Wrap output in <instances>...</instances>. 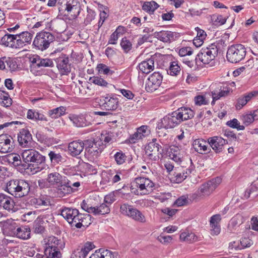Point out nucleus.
Instances as JSON below:
<instances>
[{
    "instance_id": "obj_1",
    "label": "nucleus",
    "mask_w": 258,
    "mask_h": 258,
    "mask_svg": "<svg viewBox=\"0 0 258 258\" xmlns=\"http://www.w3.org/2000/svg\"><path fill=\"white\" fill-rule=\"evenodd\" d=\"M194 114V111L190 108L180 107L161 119L157 124V128L158 129L174 128L182 121L192 118Z\"/></svg>"
},
{
    "instance_id": "obj_2",
    "label": "nucleus",
    "mask_w": 258,
    "mask_h": 258,
    "mask_svg": "<svg viewBox=\"0 0 258 258\" xmlns=\"http://www.w3.org/2000/svg\"><path fill=\"white\" fill-rule=\"evenodd\" d=\"M59 211L60 215L72 227L80 229L82 227H87L91 224V216L80 213L76 208L63 207Z\"/></svg>"
},
{
    "instance_id": "obj_3",
    "label": "nucleus",
    "mask_w": 258,
    "mask_h": 258,
    "mask_svg": "<svg viewBox=\"0 0 258 258\" xmlns=\"http://www.w3.org/2000/svg\"><path fill=\"white\" fill-rule=\"evenodd\" d=\"M226 46L225 42L221 39L216 42L203 47L197 55L196 60H199L204 64H209L217 55L218 52Z\"/></svg>"
},
{
    "instance_id": "obj_4",
    "label": "nucleus",
    "mask_w": 258,
    "mask_h": 258,
    "mask_svg": "<svg viewBox=\"0 0 258 258\" xmlns=\"http://www.w3.org/2000/svg\"><path fill=\"white\" fill-rule=\"evenodd\" d=\"M5 190L16 198L27 196L30 191V181L14 179L7 183Z\"/></svg>"
},
{
    "instance_id": "obj_5",
    "label": "nucleus",
    "mask_w": 258,
    "mask_h": 258,
    "mask_svg": "<svg viewBox=\"0 0 258 258\" xmlns=\"http://www.w3.org/2000/svg\"><path fill=\"white\" fill-rule=\"evenodd\" d=\"M22 157L26 163H29L26 168L32 165L35 173L41 171L45 165L46 157L38 151L33 149L24 150L22 153Z\"/></svg>"
},
{
    "instance_id": "obj_6",
    "label": "nucleus",
    "mask_w": 258,
    "mask_h": 258,
    "mask_svg": "<svg viewBox=\"0 0 258 258\" xmlns=\"http://www.w3.org/2000/svg\"><path fill=\"white\" fill-rule=\"evenodd\" d=\"M154 186V183L148 178L138 177L132 182L131 187L132 193L143 196L149 194Z\"/></svg>"
},
{
    "instance_id": "obj_7",
    "label": "nucleus",
    "mask_w": 258,
    "mask_h": 258,
    "mask_svg": "<svg viewBox=\"0 0 258 258\" xmlns=\"http://www.w3.org/2000/svg\"><path fill=\"white\" fill-rule=\"evenodd\" d=\"M55 40L54 35L48 31H41L36 34L33 41V48L43 51L47 49Z\"/></svg>"
},
{
    "instance_id": "obj_8",
    "label": "nucleus",
    "mask_w": 258,
    "mask_h": 258,
    "mask_svg": "<svg viewBox=\"0 0 258 258\" xmlns=\"http://www.w3.org/2000/svg\"><path fill=\"white\" fill-rule=\"evenodd\" d=\"M222 179L217 177L202 184L192 196L193 200H199L209 196L221 182Z\"/></svg>"
},
{
    "instance_id": "obj_9",
    "label": "nucleus",
    "mask_w": 258,
    "mask_h": 258,
    "mask_svg": "<svg viewBox=\"0 0 258 258\" xmlns=\"http://www.w3.org/2000/svg\"><path fill=\"white\" fill-rule=\"evenodd\" d=\"M104 145H101L100 141H96L86 140V147L85 148V156L89 161H93L100 156L103 149Z\"/></svg>"
},
{
    "instance_id": "obj_10",
    "label": "nucleus",
    "mask_w": 258,
    "mask_h": 258,
    "mask_svg": "<svg viewBox=\"0 0 258 258\" xmlns=\"http://www.w3.org/2000/svg\"><path fill=\"white\" fill-rule=\"evenodd\" d=\"M246 54V49L241 44H232L228 47L226 57L231 63H237L243 60Z\"/></svg>"
},
{
    "instance_id": "obj_11",
    "label": "nucleus",
    "mask_w": 258,
    "mask_h": 258,
    "mask_svg": "<svg viewBox=\"0 0 258 258\" xmlns=\"http://www.w3.org/2000/svg\"><path fill=\"white\" fill-rule=\"evenodd\" d=\"M120 212L123 215L131 218L134 220L141 223L146 222V218L142 213L132 205L123 204L120 206Z\"/></svg>"
},
{
    "instance_id": "obj_12",
    "label": "nucleus",
    "mask_w": 258,
    "mask_h": 258,
    "mask_svg": "<svg viewBox=\"0 0 258 258\" xmlns=\"http://www.w3.org/2000/svg\"><path fill=\"white\" fill-rule=\"evenodd\" d=\"M101 106L106 110L114 111L119 106V99L115 94H107L100 99Z\"/></svg>"
},
{
    "instance_id": "obj_13",
    "label": "nucleus",
    "mask_w": 258,
    "mask_h": 258,
    "mask_svg": "<svg viewBox=\"0 0 258 258\" xmlns=\"http://www.w3.org/2000/svg\"><path fill=\"white\" fill-rule=\"evenodd\" d=\"M163 80V76L158 72L151 75L146 83V90L147 92H153L158 89Z\"/></svg>"
},
{
    "instance_id": "obj_14",
    "label": "nucleus",
    "mask_w": 258,
    "mask_h": 258,
    "mask_svg": "<svg viewBox=\"0 0 258 258\" xmlns=\"http://www.w3.org/2000/svg\"><path fill=\"white\" fill-rule=\"evenodd\" d=\"M68 118L74 126L77 127H84L91 124L90 116L87 114H70Z\"/></svg>"
},
{
    "instance_id": "obj_15",
    "label": "nucleus",
    "mask_w": 258,
    "mask_h": 258,
    "mask_svg": "<svg viewBox=\"0 0 258 258\" xmlns=\"http://www.w3.org/2000/svg\"><path fill=\"white\" fill-rule=\"evenodd\" d=\"M186 160V159H185ZM186 160L189 162V166L182 170L181 171H174L172 177V180L177 183L182 182L195 169V166L190 158H187Z\"/></svg>"
},
{
    "instance_id": "obj_16",
    "label": "nucleus",
    "mask_w": 258,
    "mask_h": 258,
    "mask_svg": "<svg viewBox=\"0 0 258 258\" xmlns=\"http://www.w3.org/2000/svg\"><path fill=\"white\" fill-rule=\"evenodd\" d=\"M19 145L22 148H29L33 143L32 136L29 130L25 127L19 130L17 134Z\"/></svg>"
},
{
    "instance_id": "obj_17",
    "label": "nucleus",
    "mask_w": 258,
    "mask_h": 258,
    "mask_svg": "<svg viewBox=\"0 0 258 258\" xmlns=\"http://www.w3.org/2000/svg\"><path fill=\"white\" fill-rule=\"evenodd\" d=\"M15 147L14 140L8 134L0 135V152L3 153H10Z\"/></svg>"
},
{
    "instance_id": "obj_18",
    "label": "nucleus",
    "mask_w": 258,
    "mask_h": 258,
    "mask_svg": "<svg viewBox=\"0 0 258 258\" xmlns=\"http://www.w3.org/2000/svg\"><path fill=\"white\" fill-rule=\"evenodd\" d=\"M210 148H212L216 153L222 152L225 146L228 144V141L220 136H214L208 138Z\"/></svg>"
},
{
    "instance_id": "obj_19",
    "label": "nucleus",
    "mask_w": 258,
    "mask_h": 258,
    "mask_svg": "<svg viewBox=\"0 0 258 258\" xmlns=\"http://www.w3.org/2000/svg\"><path fill=\"white\" fill-rule=\"evenodd\" d=\"M95 247L92 242H87L82 245H79L73 250L71 258H86L89 252Z\"/></svg>"
},
{
    "instance_id": "obj_20",
    "label": "nucleus",
    "mask_w": 258,
    "mask_h": 258,
    "mask_svg": "<svg viewBox=\"0 0 258 258\" xmlns=\"http://www.w3.org/2000/svg\"><path fill=\"white\" fill-rule=\"evenodd\" d=\"M8 229L11 231V234L20 239L26 240L30 237V229L27 226L14 227L11 225L8 227Z\"/></svg>"
},
{
    "instance_id": "obj_21",
    "label": "nucleus",
    "mask_w": 258,
    "mask_h": 258,
    "mask_svg": "<svg viewBox=\"0 0 258 258\" xmlns=\"http://www.w3.org/2000/svg\"><path fill=\"white\" fill-rule=\"evenodd\" d=\"M154 36L163 42L170 43L177 40L179 37L180 35L178 33L175 32L161 31L155 32L154 33Z\"/></svg>"
},
{
    "instance_id": "obj_22",
    "label": "nucleus",
    "mask_w": 258,
    "mask_h": 258,
    "mask_svg": "<svg viewBox=\"0 0 258 258\" xmlns=\"http://www.w3.org/2000/svg\"><path fill=\"white\" fill-rule=\"evenodd\" d=\"M86 146V140H77L70 142L68 145L69 154L73 157H77L83 152Z\"/></svg>"
},
{
    "instance_id": "obj_23",
    "label": "nucleus",
    "mask_w": 258,
    "mask_h": 258,
    "mask_svg": "<svg viewBox=\"0 0 258 258\" xmlns=\"http://www.w3.org/2000/svg\"><path fill=\"white\" fill-rule=\"evenodd\" d=\"M161 145H163V143L160 140L154 138L147 146L146 152H156L158 154H161V157H163L166 154L167 149L162 147Z\"/></svg>"
},
{
    "instance_id": "obj_24",
    "label": "nucleus",
    "mask_w": 258,
    "mask_h": 258,
    "mask_svg": "<svg viewBox=\"0 0 258 258\" xmlns=\"http://www.w3.org/2000/svg\"><path fill=\"white\" fill-rule=\"evenodd\" d=\"M2 208L12 213L17 211L14 199L3 193H0V208Z\"/></svg>"
},
{
    "instance_id": "obj_25",
    "label": "nucleus",
    "mask_w": 258,
    "mask_h": 258,
    "mask_svg": "<svg viewBox=\"0 0 258 258\" xmlns=\"http://www.w3.org/2000/svg\"><path fill=\"white\" fill-rule=\"evenodd\" d=\"M57 68L61 75H67L71 72V68L69 64V58L66 55H63L56 59Z\"/></svg>"
},
{
    "instance_id": "obj_26",
    "label": "nucleus",
    "mask_w": 258,
    "mask_h": 258,
    "mask_svg": "<svg viewBox=\"0 0 258 258\" xmlns=\"http://www.w3.org/2000/svg\"><path fill=\"white\" fill-rule=\"evenodd\" d=\"M157 60L156 55H152L149 58L142 61L138 66L139 70L143 74H149L154 69L155 61Z\"/></svg>"
},
{
    "instance_id": "obj_27",
    "label": "nucleus",
    "mask_w": 258,
    "mask_h": 258,
    "mask_svg": "<svg viewBox=\"0 0 258 258\" xmlns=\"http://www.w3.org/2000/svg\"><path fill=\"white\" fill-rule=\"evenodd\" d=\"M209 145L208 140L206 141L203 139H196L192 144L195 151L201 154L208 153L211 151L210 146L209 147Z\"/></svg>"
},
{
    "instance_id": "obj_28",
    "label": "nucleus",
    "mask_w": 258,
    "mask_h": 258,
    "mask_svg": "<svg viewBox=\"0 0 258 258\" xmlns=\"http://www.w3.org/2000/svg\"><path fill=\"white\" fill-rule=\"evenodd\" d=\"M16 42H17L18 48H21L31 43L33 36V33L24 31L16 34Z\"/></svg>"
},
{
    "instance_id": "obj_29",
    "label": "nucleus",
    "mask_w": 258,
    "mask_h": 258,
    "mask_svg": "<svg viewBox=\"0 0 258 258\" xmlns=\"http://www.w3.org/2000/svg\"><path fill=\"white\" fill-rule=\"evenodd\" d=\"M58 9L60 15H63L67 11L68 13L77 11V15H79L78 7L76 5H72L66 0H59L58 3Z\"/></svg>"
},
{
    "instance_id": "obj_30",
    "label": "nucleus",
    "mask_w": 258,
    "mask_h": 258,
    "mask_svg": "<svg viewBox=\"0 0 258 258\" xmlns=\"http://www.w3.org/2000/svg\"><path fill=\"white\" fill-rule=\"evenodd\" d=\"M240 119L244 126H248L254 121L258 120V108L241 115Z\"/></svg>"
},
{
    "instance_id": "obj_31",
    "label": "nucleus",
    "mask_w": 258,
    "mask_h": 258,
    "mask_svg": "<svg viewBox=\"0 0 258 258\" xmlns=\"http://www.w3.org/2000/svg\"><path fill=\"white\" fill-rule=\"evenodd\" d=\"M257 95L258 91H252L240 96L237 99V103L235 105L236 109H241L248 101Z\"/></svg>"
},
{
    "instance_id": "obj_32",
    "label": "nucleus",
    "mask_w": 258,
    "mask_h": 258,
    "mask_svg": "<svg viewBox=\"0 0 258 258\" xmlns=\"http://www.w3.org/2000/svg\"><path fill=\"white\" fill-rule=\"evenodd\" d=\"M17 35L10 34H5L1 38V44L12 48H18L16 42Z\"/></svg>"
},
{
    "instance_id": "obj_33",
    "label": "nucleus",
    "mask_w": 258,
    "mask_h": 258,
    "mask_svg": "<svg viewBox=\"0 0 258 258\" xmlns=\"http://www.w3.org/2000/svg\"><path fill=\"white\" fill-rule=\"evenodd\" d=\"M113 158L117 165H123L126 162L130 163L133 160L131 156L130 157L126 156L125 153L120 150H118L114 153Z\"/></svg>"
},
{
    "instance_id": "obj_34",
    "label": "nucleus",
    "mask_w": 258,
    "mask_h": 258,
    "mask_svg": "<svg viewBox=\"0 0 258 258\" xmlns=\"http://www.w3.org/2000/svg\"><path fill=\"white\" fill-rule=\"evenodd\" d=\"M48 155L50 163L54 166L60 164L64 162V158L56 149L50 151Z\"/></svg>"
},
{
    "instance_id": "obj_35",
    "label": "nucleus",
    "mask_w": 258,
    "mask_h": 258,
    "mask_svg": "<svg viewBox=\"0 0 258 258\" xmlns=\"http://www.w3.org/2000/svg\"><path fill=\"white\" fill-rule=\"evenodd\" d=\"M6 160L9 163L12 164L16 167H22L23 169H26L27 165L23 163L21 160L20 156L17 154H10L7 155Z\"/></svg>"
},
{
    "instance_id": "obj_36",
    "label": "nucleus",
    "mask_w": 258,
    "mask_h": 258,
    "mask_svg": "<svg viewBox=\"0 0 258 258\" xmlns=\"http://www.w3.org/2000/svg\"><path fill=\"white\" fill-rule=\"evenodd\" d=\"M47 258H61V254L57 246L48 244L44 250Z\"/></svg>"
},
{
    "instance_id": "obj_37",
    "label": "nucleus",
    "mask_w": 258,
    "mask_h": 258,
    "mask_svg": "<svg viewBox=\"0 0 258 258\" xmlns=\"http://www.w3.org/2000/svg\"><path fill=\"white\" fill-rule=\"evenodd\" d=\"M57 186L59 192L62 196L70 194L75 191V189L72 187V182L69 180L67 182L62 181L61 184Z\"/></svg>"
},
{
    "instance_id": "obj_38",
    "label": "nucleus",
    "mask_w": 258,
    "mask_h": 258,
    "mask_svg": "<svg viewBox=\"0 0 258 258\" xmlns=\"http://www.w3.org/2000/svg\"><path fill=\"white\" fill-rule=\"evenodd\" d=\"M12 104V99L7 91L0 89V105L6 108L9 107Z\"/></svg>"
},
{
    "instance_id": "obj_39",
    "label": "nucleus",
    "mask_w": 258,
    "mask_h": 258,
    "mask_svg": "<svg viewBox=\"0 0 258 258\" xmlns=\"http://www.w3.org/2000/svg\"><path fill=\"white\" fill-rule=\"evenodd\" d=\"M47 181L50 185L58 186L62 181V176L58 172H52L48 174Z\"/></svg>"
},
{
    "instance_id": "obj_40",
    "label": "nucleus",
    "mask_w": 258,
    "mask_h": 258,
    "mask_svg": "<svg viewBox=\"0 0 258 258\" xmlns=\"http://www.w3.org/2000/svg\"><path fill=\"white\" fill-rule=\"evenodd\" d=\"M180 71L181 68L178 64V61L177 60L171 61L169 63V67L167 70V74L172 76H177L180 74Z\"/></svg>"
},
{
    "instance_id": "obj_41",
    "label": "nucleus",
    "mask_w": 258,
    "mask_h": 258,
    "mask_svg": "<svg viewBox=\"0 0 258 258\" xmlns=\"http://www.w3.org/2000/svg\"><path fill=\"white\" fill-rule=\"evenodd\" d=\"M93 209L94 215H105L110 211V208L104 202L99 206L94 207Z\"/></svg>"
},
{
    "instance_id": "obj_42",
    "label": "nucleus",
    "mask_w": 258,
    "mask_h": 258,
    "mask_svg": "<svg viewBox=\"0 0 258 258\" xmlns=\"http://www.w3.org/2000/svg\"><path fill=\"white\" fill-rule=\"evenodd\" d=\"M123 171L116 169H109L110 178L112 184L118 182L122 179H123L124 175L122 173Z\"/></svg>"
},
{
    "instance_id": "obj_43",
    "label": "nucleus",
    "mask_w": 258,
    "mask_h": 258,
    "mask_svg": "<svg viewBox=\"0 0 258 258\" xmlns=\"http://www.w3.org/2000/svg\"><path fill=\"white\" fill-rule=\"evenodd\" d=\"M178 151V149L177 147H174V148H171L170 149V152L171 153L169 154V157L171 159H172L173 160H174L175 162L181 163V166L183 167L184 165L182 163V162L184 161H188L186 159L185 160V159H186L187 158H188L187 157L186 158H184L183 160L182 159V157L181 155L177 153Z\"/></svg>"
},
{
    "instance_id": "obj_44",
    "label": "nucleus",
    "mask_w": 258,
    "mask_h": 258,
    "mask_svg": "<svg viewBox=\"0 0 258 258\" xmlns=\"http://www.w3.org/2000/svg\"><path fill=\"white\" fill-rule=\"evenodd\" d=\"M28 119L34 120H46L45 116L35 110L29 109L27 114Z\"/></svg>"
},
{
    "instance_id": "obj_45",
    "label": "nucleus",
    "mask_w": 258,
    "mask_h": 258,
    "mask_svg": "<svg viewBox=\"0 0 258 258\" xmlns=\"http://www.w3.org/2000/svg\"><path fill=\"white\" fill-rule=\"evenodd\" d=\"M180 239L181 241L192 243L197 241L198 240V238L197 236L194 233L183 232H182L180 235Z\"/></svg>"
},
{
    "instance_id": "obj_46",
    "label": "nucleus",
    "mask_w": 258,
    "mask_h": 258,
    "mask_svg": "<svg viewBox=\"0 0 258 258\" xmlns=\"http://www.w3.org/2000/svg\"><path fill=\"white\" fill-rule=\"evenodd\" d=\"M89 81L91 83L102 87H108L109 85L112 86L111 84H109L106 80L100 76L91 77L89 79Z\"/></svg>"
},
{
    "instance_id": "obj_47",
    "label": "nucleus",
    "mask_w": 258,
    "mask_h": 258,
    "mask_svg": "<svg viewBox=\"0 0 258 258\" xmlns=\"http://www.w3.org/2000/svg\"><path fill=\"white\" fill-rule=\"evenodd\" d=\"M114 135L111 132L105 133V134L102 133L101 137L99 139H96V141H100L101 142V145L106 146V144L110 143H112L113 141Z\"/></svg>"
},
{
    "instance_id": "obj_48",
    "label": "nucleus",
    "mask_w": 258,
    "mask_h": 258,
    "mask_svg": "<svg viewBox=\"0 0 258 258\" xmlns=\"http://www.w3.org/2000/svg\"><path fill=\"white\" fill-rule=\"evenodd\" d=\"M66 109L65 107L59 106L49 110V115L52 118H57L66 113Z\"/></svg>"
},
{
    "instance_id": "obj_49",
    "label": "nucleus",
    "mask_w": 258,
    "mask_h": 258,
    "mask_svg": "<svg viewBox=\"0 0 258 258\" xmlns=\"http://www.w3.org/2000/svg\"><path fill=\"white\" fill-rule=\"evenodd\" d=\"M96 70L99 74H103L107 76H112L115 73L114 71L103 63H99L96 67Z\"/></svg>"
},
{
    "instance_id": "obj_50",
    "label": "nucleus",
    "mask_w": 258,
    "mask_h": 258,
    "mask_svg": "<svg viewBox=\"0 0 258 258\" xmlns=\"http://www.w3.org/2000/svg\"><path fill=\"white\" fill-rule=\"evenodd\" d=\"M158 7V5L154 1L147 2L142 7L143 9L150 14H151Z\"/></svg>"
},
{
    "instance_id": "obj_51",
    "label": "nucleus",
    "mask_w": 258,
    "mask_h": 258,
    "mask_svg": "<svg viewBox=\"0 0 258 258\" xmlns=\"http://www.w3.org/2000/svg\"><path fill=\"white\" fill-rule=\"evenodd\" d=\"M100 184L102 185H113L110 178L109 169L102 171Z\"/></svg>"
},
{
    "instance_id": "obj_52",
    "label": "nucleus",
    "mask_w": 258,
    "mask_h": 258,
    "mask_svg": "<svg viewBox=\"0 0 258 258\" xmlns=\"http://www.w3.org/2000/svg\"><path fill=\"white\" fill-rule=\"evenodd\" d=\"M120 45L124 53H128L132 49V42L125 37L122 38Z\"/></svg>"
},
{
    "instance_id": "obj_53",
    "label": "nucleus",
    "mask_w": 258,
    "mask_h": 258,
    "mask_svg": "<svg viewBox=\"0 0 258 258\" xmlns=\"http://www.w3.org/2000/svg\"><path fill=\"white\" fill-rule=\"evenodd\" d=\"M226 125L233 128H236L238 131H243L245 129L244 125H240L239 121L236 118H233L226 122Z\"/></svg>"
},
{
    "instance_id": "obj_54",
    "label": "nucleus",
    "mask_w": 258,
    "mask_h": 258,
    "mask_svg": "<svg viewBox=\"0 0 258 258\" xmlns=\"http://www.w3.org/2000/svg\"><path fill=\"white\" fill-rule=\"evenodd\" d=\"M152 35L148 33L140 35L138 38L137 46H140L146 42H152Z\"/></svg>"
},
{
    "instance_id": "obj_55",
    "label": "nucleus",
    "mask_w": 258,
    "mask_h": 258,
    "mask_svg": "<svg viewBox=\"0 0 258 258\" xmlns=\"http://www.w3.org/2000/svg\"><path fill=\"white\" fill-rule=\"evenodd\" d=\"M33 229L35 233H42L44 231V227L43 225V222L38 219L35 220L33 223Z\"/></svg>"
},
{
    "instance_id": "obj_56",
    "label": "nucleus",
    "mask_w": 258,
    "mask_h": 258,
    "mask_svg": "<svg viewBox=\"0 0 258 258\" xmlns=\"http://www.w3.org/2000/svg\"><path fill=\"white\" fill-rule=\"evenodd\" d=\"M226 20L225 17H211V23L213 27H218L224 24Z\"/></svg>"
},
{
    "instance_id": "obj_57",
    "label": "nucleus",
    "mask_w": 258,
    "mask_h": 258,
    "mask_svg": "<svg viewBox=\"0 0 258 258\" xmlns=\"http://www.w3.org/2000/svg\"><path fill=\"white\" fill-rule=\"evenodd\" d=\"M102 258H119V256L117 252H112L108 249H101Z\"/></svg>"
},
{
    "instance_id": "obj_58",
    "label": "nucleus",
    "mask_w": 258,
    "mask_h": 258,
    "mask_svg": "<svg viewBox=\"0 0 258 258\" xmlns=\"http://www.w3.org/2000/svg\"><path fill=\"white\" fill-rule=\"evenodd\" d=\"M177 49L180 56L190 55L193 53V49L190 46L182 47L180 48H177Z\"/></svg>"
},
{
    "instance_id": "obj_59",
    "label": "nucleus",
    "mask_w": 258,
    "mask_h": 258,
    "mask_svg": "<svg viewBox=\"0 0 258 258\" xmlns=\"http://www.w3.org/2000/svg\"><path fill=\"white\" fill-rule=\"evenodd\" d=\"M6 59H7L6 66H7V70H9L11 71L16 70L18 68L16 61L10 57H7Z\"/></svg>"
},
{
    "instance_id": "obj_60",
    "label": "nucleus",
    "mask_w": 258,
    "mask_h": 258,
    "mask_svg": "<svg viewBox=\"0 0 258 258\" xmlns=\"http://www.w3.org/2000/svg\"><path fill=\"white\" fill-rule=\"evenodd\" d=\"M54 63L51 59L40 58L38 68L41 67H53Z\"/></svg>"
},
{
    "instance_id": "obj_61",
    "label": "nucleus",
    "mask_w": 258,
    "mask_h": 258,
    "mask_svg": "<svg viewBox=\"0 0 258 258\" xmlns=\"http://www.w3.org/2000/svg\"><path fill=\"white\" fill-rule=\"evenodd\" d=\"M115 197L113 192H110L105 196L104 199V203L106 204L110 208L111 204L115 201Z\"/></svg>"
},
{
    "instance_id": "obj_62",
    "label": "nucleus",
    "mask_w": 258,
    "mask_h": 258,
    "mask_svg": "<svg viewBox=\"0 0 258 258\" xmlns=\"http://www.w3.org/2000/svg\"><path fill=\"white\" fill-rule=\"evenodd\" d=\"M195 104L197 105L201 106L202 105H206L208 103V101L207 100L205 97L202 95H198L195 97Z\"/></svg>"
},
{
    "instance_id": "obj_63",
    "label": "nucleus",
    "mask_w": 258,
    "mask_h": 258,
    "mask_svg": "<svg viewBox=\"0 0 258 258\" xmlns=\"http://www.w3.org/2000/svg\"><path fill=\"white\" fill-rule=\"evenodd\" d=\"M240 244L243 248H247L253 244V241L249 237H242L240 239Z\"/></svg>"
},
{
    "instance_id": "obj_64",
    "label": "nucleus",
    "mask_w": 258,
    "mask_h": 258,
    "mask_svg": "<svg viewBox=\"0 0 258 258\" xmlns=\"http://www.w3.org/2000/svg\"><path fill=\"white\" fill-rule=\"evenodd\" d=\"M138 131L140 133V135L142 138L147 136L150 133L149 127L147 125H142L137 128Z\"/></svg>"
}]
</instances>
